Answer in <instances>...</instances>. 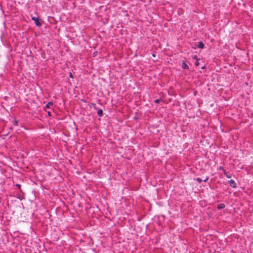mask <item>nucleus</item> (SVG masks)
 I'll use <instances>...</instances> for the list:
<instances>
[{"instance_id":"7ed1b4c3","label":"nucleus","mask_w":253,"mask_h":253,"mask_svg":"<svg viewBox=\"0 0 253 253\" xmlns=\"http://www.w3.org/2000/svg\"><path fill=\"white\" fill-rule=\"evenodd\" d=\"M196 43V47H204V44L202 42H198Z\"/></svg>"},{"instance_id":"1a4fd4ad","label":"nucleus","mask_w":253,"mask_h":253,"mask_svg":"<svg viewBox=\"0 0 253 253\" xmlns=\"http://www.w3.org/2000/svg\"><path fill=\"white\" fill-rule=\"evenodd\" d=\"M195 65H196V66H199V62H198V60H197L196 61V62H195Z\"/></svg>"},{"instance_id":"f03ea898","label":"nucleus","mask_w":253,"mask_h":253,"mask_svg":"<svg viewBox=\"0 0 253 253\" xmlns=\"http://www.w3.org/2000/svg\"><path fill=\"white\" fill-rule=\"evenodd\" d=\"M229 183L230 186H231L233 188H236L237 186V184H236V182L233 179H231L230 180H229Z\"/></svg>"},{"instance_id":"423d86ee","label":"nucleus","mask_w":253,"mask_h":253,"mask_svg":"<svg viewBox=\"0 0 253 253\" xmlns=\"http://www.w3.org/2000/svg\"><path fill=\"white\" fill-rule=\"evenodd\" d=\"M97 113L99 116L101 117L103 115V111L101 109H99L97 111Z\"/></svg>"},{"instance_id":"dca6fc26","label":"nucleus","mask_w":253,"mask_h":253,"mask_svg":"<svg viewBox=\"0 0 253 253\" xmlns=\"http://www.w3.org/2000/svg\"><path fill=\"white\" fill-rule=\"evenodd\" d=\"M208 180V178H206L205 180H204V181L206 182Z\"/></svg>"},{"instance_id":"9b49d317","label":"nucleus","mask_w":253,"mask_h":253,"mask_svg":"<svg viewBox=\"0 0 253 253\" xmlns=\"http://www.w3.org/2000/svg\"><path fill=\"white\" fill-rule=\"evenodd\" d=\"M97 54V52H94L93 54V56H96Z\"/></svg>"},{"instance_id":"ddd939ff","label":"nucleus","mask_w":253,"mask_h":253,"mask_svg":"<svg viewBox=\"0 0 253 253\" xmlns=\"http://www.w3.org/2000/svg\"><path fill=\"white\" fill-rule=\"evenodd\" d=\"M47 113H48V116H51V112L50 111H48Z\"/></svg>"},{"instance_id":"f8f14e48","label":"nucleus","mask_w":253,"mask_h":253,"mask_svg":"<svg viewBox=\"0 0 253 253\" xmlns=\"http://www.w3.org/2000/svg\"><path fill=\"white\" fill-rule=\"evenodd\" d=\"M155 102L156 103H159V102H160V100H159V99H156V100H155Z\"/></svg>"},{"instance_id":"20e7f679","label":"nucleus","mask_w":253,"mask_h":253,"mask_svg":"<svg viewBox=\"0 0 253 253\" xmlns=\"http://www.w3.org/2000/svg\"><path fill=\"white\" fill-rule=\"evenodd\" d=\"M225 208V205L224 204H220L217 206V209L221 210Z\"/></svg>"},{"instance_id":"f257e3e1","label":"nucleus","mask_w":253,"mask_h":253,"mask_svg":"<svg viewBox=\"0 0 253 253\" xmlns=\"http://www.w3.org/2000/svg\"><path fill=\"white\" fill-rule=\"evenodd\" d=\"M32 19L35 21V24L37 26L40 27L42 25L39 21V19L36 17H32Z\"/></svg>"},{"instance_id":"6e6552de","label":"nucleus","mask_w":253,"mask_h":253,"mask_svg":"<svg viewBox=\"0 0 253 253\" xmlns=\"http://www.w3.org/2000/svg\"><path fill=\"white\" fill-rule=\"evenodd\" d=\"M196 180L198 181L199 183L201 182L202 181V179L201 178L198 177L196 179Z\"/></svg>"},{"instance_id":"4468645a","label":"nucleus","mask_w":253,"mask_h":253,"mask_svg":"<svg viewBox=\"0 0 253 253\" xmlns=\"http://www.w3.org/2000/svg\"><path fill=\"white\" fill-rule=\"evenodd\" d=\"M194 59H196L197 60H198V58H197V55H194Z\"/></svg>"},{"instance_id":"f3484780","label":"nucleus","mask_w":253,"mask_h":253,"mask_svg":"<svg viewBox=\"0 0 253 253\" xmlns=\"http://www.w3.org/2000/svg\"><path fill=\"white\" fill-rule=\"evenodd\" d=\"M17 122H15V125H17Z\"/></svg>"},{"instance_id":"2eb2a0df","label":"nucleus","mask_w":253,"mask_h":253,"mask_svg":"<svg viewBox=\"0 0 253 253\" xmlns=\"http://www.w3.org/2000/svg\"><path fill=\"white\" fill-rule=\"evenodd\" d=\"M226 177H227V178H231V176H229V175H226Z\"/></svg>"},{"instance_id":"9d476101","label":"nucleus","mask_w":253,"mask_h":253,"mask_svg":"<svg viewBox=\"0 0 253 253\" xmlns=\"http://www.w3.org/2000/svg\"><path fill=\"white\" fill-rule=\"evenodd\" d=\"M69 77L71 78H73V76L71 72H69Z\"/></svg>"},{"instance_id":"0eeeda50","label":"nucleus","mask_w":253,"mask_h":253,"mask_svg":"<svg viewBox=\"0 0 253 253\" xmlns=\"http://www.w3.org/2000/svg\"><path fill=\"white\" fill-rule=\"evenodd\" d=\"M53 105V103L52 102H49L45 106L46 108H49L50 106Z\"/></svg>"},{"instance_id":"39448f33","label":"nucleus","mask_w":253,"mask_h":253,"mask_svg":"<svg viewBox=\"0 0 253 253\" xmlns=\"http://www.w3.org/2000/svg\"><path fill=\"white\" fill-rule=\"evenodd\" d=\"M182 68L184 69H188V66L186 64L185 62H183L182 64Z\"/></svg>"}]
</instances>
